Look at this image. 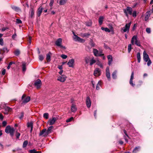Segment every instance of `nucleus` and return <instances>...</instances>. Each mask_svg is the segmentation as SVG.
<instances>
[{
  "instance_id": "f257e3e1",
  "label": "nucleus",
  "mask_w": 153,
  "mask_h": 153,
  "mask_svg": "<svg viewBox=\"0 0 153 153\" xmlns=\"http://www.w3.org/2000/svg\"><path fill=\"white\" fill-rule=\"evenodd\" d=\"M143 59L145 62H148L147 65L148 66H149L151 65L152 63L151 61L145 51H144L143 52Z\"/></svg>"
},
{
  "instance_id": "f03ea898",
  "label": "nucleus",
  "mask_w": 153,
  "mask_h": 153,
  "mask_svg": "<svg viewBox=\"0 0 153 153\" xmlns=\"http://www.w3.org/2000/svg\"><path fill=\"white\" fill-rule=\"evenodd\" d=\"M93 53L94 55L96 56H102L103 59H104L105 58L104 54L102 53V51L101 50H100L99 51L97 49H93Z\"/></svg>"
},
{
  "instance_id": "7ed1b4c3",
  "label": "nucleus",
  "mask_w": 153,
  "mask_h": 153,
  "mask_svg": "<svg viewBox=\"0 0 153 153\" xmlns=\"http://www.w3.org/2000/svg\"><path fill=\"white\" fill-rule=\"evenodd\" d=\"M15 129L13 127H11L10 126H7L5 128V131L7 133H10L11 136H13Z\"/></svg>"
},
{
  "instance_id": "20e7f679",
  "label": "nucleus",
  "mask_w": 153,
  "mask_h": 153,
  "mask_svg": "<svg viewBox=\"0 0 153 153\" xmlns=\"http://www.w3.org/2000/svg\"><path fill=\"white\" fill-rule=\"evenodd\" d=\"M132 8L129 7H127L126 9L123 10V11L126 16L128 17V14L130 15H132Z\"/></svg>"
},
{
  "instance_id": "39448f33",
  "label": "nucleus",
  "mask_w": 153,
  "mask_h": 153,
  "mask_svg": "<svg viewBox=\"0 0 153 153\" xmlns=\"http://www.w3.org/2000/svg\"><path fill=\"white\" fill-rule=\"evenodd\" d=\"M131 24V22L128 24H126L125 27H124L121 28V32L122 33L126 32L127 31L128 32Z\"/></svg>"
},
{
  "instance_id": "423d86ee",
  "label": "nucleus",
  "mask_w": 153,
  "mask_h": 153,
  "mask_svg": "<svg viewBox=\"0 0 153 153\" xmlns=\"http://www.w3.org/2000/svg\"><path fill=\"white\" fill-rule=\"evenodd\" d=\"M62 42V39L61 38H59L56 41L55 44L57 46L60 47L62 48L65 49V47L61 45Z\"/></svg>"
},
{
  "instance_id": "0eeeda50",
  "label": "nucleus",
  "mask_w": 153,
  "mask_h": 153,
  "mask_svg": "<svg viewBox=\"0 0 153 153\" xmlns=\"http://www.w3.org/2000/svg\"><path fill=\"white\" fill-rule=\"evenodd\" d=\"M30 100V98L29 97H26V95L23 94L22 97V102L24 103H26L28 102Z\"/></svg>"
},
{
  "instance_id": "6e6552de",
  "label": "nucleus",
  "mask_w": 153,
  "mask_h": 153,
  "mask_svg": "<svg viewBox=\"0 0 153 153\" xmlns=\"http://www.w3.org/2000/svg\"><path fill=\"white\" fill-rule=\"evenodd\" d=\"M101 29L102 30H104L105 32H110L111 31V32L112 34L114 33V29L112 27H111L110 28V30L107 27H102L101 28Z\"/></svg>"
},
{
  "instance_id": "1a4fd4ad",
  "label": "nucleus",
  "mask_w": 153,
  "mask_h": 153,
  "mask_svg": "<svg viewBox=\"0 0 153 153\" xmlns=\"http://www.w3.org/2000/svg\"><path fill=\"white\" fill-rule=\"evenodd\" d=\"M42 83L41 81L38 79L35 82L34 85L37 88H40L41 86Z\"/></svg>"
},
{
  "instance_id": "9d476101",
  "label": "nucleus",
  "mask_w": 153,
  "mask_h": 153,
  "mask_svg": "<svg viewBox=\"0 0 153 153\" xmlns=\"http://www.w3.org/2000/svg\"><path fill=\"white\" fill-rule=\"evenodd\" d=\"M49 133L47 131L46 129H44L39 134V136H42L43 137L47 136Z\"/></svg>"
},
{
  "instance_id": "9b49d317",
  "label": "nucleus",
  "mask_w": 153,
  "mask_h": 153,
  "mask_svg": "<svg viewBox=\"0 0 153 153\" xmlns=\"http://www.w3.org/2000/svg\"><path fill=\"white\" fill-rule=\"evenodd\" d=\"M74 40L76 41H78L82 43H83L85 42V40L80 38L77 36H75V37H73Z\"/></svg>"
},
{
  "instance_id": "f8f14e48",
  "label": "nucleus",
  "mask_w": 153,
  "mask_h": 153,
  "mask_svg": "<svg viewBox=\"0 0 153 153\" xmlns=\"http://www.w3.org/2000/svg\"><path fill=\"white\" fill-rule=\"evenodd\" d=\"M101 74V70L99 68L95 69L94 72V75L95 76H97L100 75Z\"/></svg>"
},
{
  "instance_id": "ddd939ff",
  "label": "nucleus",
  "mask_w": 153,
  "mask_h": 153,
  "mask_svg": "<svg viewBox=\"0 0 153 153\" xmlns=\"http://www.w3.org/2000/svg\"><path fill=\"white\" fill-rule=\"evenodd\" d=\"M66 77L65 75H62L59 76L57 78V80L62 82H64L66 80Z\"/></svg>"
},
{
  "instance_id": "4468645a",
  "label": "nucleus",
  "mask_w": 153,
  "mask_h": 153,
  "mask_svg": "<svg viewBox=\"0 0 153 153\" xmlns=\"http://www.w3.org/2000/svg\"><path fill=\"white\" fill-rule=\"evenodd\" d=\"M86 104L88 108H89L91 106V101L90 97H88L86 100Z\"/></svg>"
},
{
  "instance_id": "2eb2a0df",
  "label": "nucleus",
  "mask_w": 153,
  "mask_h": 153,
  "mask_svg": "<svg viewBox=\"0 0 153 153\" xmlns=\"http://www.w3.org/2000/svg\"><path fill=\"white\" fill-rule=\"evenodd\" d=\"M106 76L108 79L110 80L111 76L110 74L109 71V68L108 67H107L106 69Z\"/></svg>"
},
{
  "instance_id": "dca6fc26",
  "label": "nucleus",
  "mask_w": 153,
  "mask_h": 153,
  "mask_svg": "<svg viewBox=\"0 0 153 153\" xmlns=\"http://www.w3.org/2000/svg\"><path fill=\"white\" fill-rule=\"evenodd\" d=\"M134 78V72H132L131 74V78L130 80L129 83L130 84L134 87L135 85V84L133 83V80Z\"/></svg>"
},
{
  "instance_id": "f3484780",
  "label": "nucleus",
  "mask_w": 153,
  "mask_h": 153,
  "mask_svg": "<svg viewBox=\"0 0 153 153\" xmlns=\"http://www.w3.org/2000/svg\"><path fill=\"white\" fill-rule=\"evenodd\" d=\"M56 120V118L55 117H53L51 119H50L48 121L49 123V125H52L53 124Z\"/></svg>"
},
{
  "instance_id": "a211bd4d",
  "label": "nucleus",
  "mask_w": 153,
  "mask_h": 153,
  "mask_svg": "<svg viewBox=\"0 0 153 153\" xmlns=\"http://www.w3.org/2000/svg\"><path fill=\"white\" fill-rule=\"evenodd\" d=\"M74 61L73 59H71L69 60L67 64L68 65L69 67H73V65L74 63Z\"/></svg>"
},
{
  "instance_id": "6ab92c4d",
  "label": "nucleus",
  "mask_w": 153,
  "mask_h": 153,
  "mask_svg": "<svg viewBox=\"0 0 153 153\" xmlns=\"http://www.w3.org/2000/svg\"><path fill=\"white\" fill-rule=\"evenodd\" d=\"M4 111H3L5 114H7L9 112L11 111V108L8 107H5L4 108Z\"/></svg>"
},
{
  "instance_id": "aec40b11",
  "label": "nucleus",
  "mask_w": 153,
  "mask_h": 153,
  "mask_svg": "<svg viewBox=\"0 0 153 153\" xmlns=\"http://www.w3.org/2000/svg\"><path fill=\"white\" fill-rule=\"evenodd\" d=\"M151 13V11H147L146 13L145 17V21H147L148 20L150 16Z\"/></svg>"
},
{
  "instance_id": "412c9836",
  "label": "nucleus",
  "mask_w": 153,
  "mask_h": 153,
  "mask_svg": "<svg viewBox=\"0 0 153 153\" xmlns=\"http://www.w3.org/2000/svg\"><path fill=\"white\" fill-rule=\"evenodd\" d=\"M77 110V108L76 105L73 103L71 107V110L72 112H75Z\"/></svg>"
},
{
  "instance_id": "4be33fe9",
  "label": "nucleus",
  "mask_w": 153,
  "mask_h": 153,
  "mask_svg": "<svg viewBox=\"0 0 153 153\" xmlns=\"http://www.w3.org/2000/svg\"><path fill=\"white\" fill-rule=\"evenodd\" d=\"M96 62V60L94 59L93 57H92L90 59L89 62V65H92Z\"/></svg>"
},
{
  "instance_id": "5701e85b",
  "label": "nucleus",
  "mask_w": 153,
  "mask_h": 153,
  "mask_svg": "<svg viewBox=\"0 0 153 153\" xmlns=\"http://www.w3.org/2000/svg\"><path fill=\"white\" fill-rule=\"evenodd\" d=\"M0 53L1 54H3L5 52H7L8 51V50L7 49V48L6 47H4L2 49H1L0 50Z\"/></svg>"
},
{
  "instance_id": "b1692460",
  "label": "nucleus",
  "mask_w": 153,
  "mask_h": 153,
  "mask_svg": "<svg viewBox=\"0 0 153 153\" xmlns=\"http://www.w3.org/2000/svg\"><path fill=\"white\" fill-rule=\"evenodd\" d=\"M137 40V36L135 35L131 39V43L132 44V45H134L135 42Z\"/></svg>"
},
{
  "instance_id": "393cba45",
  "label": "nucleus",
  "mask_w": 153,
  "mask_h": 153,
  "mask_svg": "<svg viewBox=\"0 0 153 153\" xmlns=\"http://www.w3.org/2000/svg\"><path fill=\"white\" fill-rule=\"evenodd\" d=\"M108 59V64L109 65H110L112 61V57L111 55H109L107 56Z\"/></svg>"
},
{
  "instance_id": "a878e982",
  "label": "nucleus",
  "mask_w": 153,
  "mask_h": 153,
  "mask_svg": "<svg viewBox=\"0 0 153 153\" xmlns=\"http://www.w3.org/2000/svg\"><path fill=\"white\" fill-rule=\"evenodd\" d=\"M43 10V8L42 6H40L38 9V12L37 13V15L38 16H39L42 12Z\"/></svg>"
},
{
  "instance_id": "bb28decb",
  "label": "nucleus",
  "mask_w": 153,
  "mask_h": 153,
  "mask_svg": "<svg viewBox=\"0 0 153 153\" xmlns=\"http://www.w3.org/2000/svg\"><path fill=\"white\" fill-rule=\"evenodd\" d=\"M51 52L47 54L46 55V59L48 62H49L51 61Z\"/></svg>"
},
{
  "instance_id": "cd10ccee",
  "label": "nucleus",
  "mask_w": 153,
  "mask_h": 153,
  "mask_svg": "<svg viewBox=\"0 0 153 153\" xmlns=\"http://www.w3.org/2000/svg\"><path fill=\"white\" fill-rule=\"evenodd\" d=\"M28 127H30L31 128L30 132H32L33 128V123L32 122L28 123L27 124Z\"/></svg>"
},
{
  "instance_id": "c85d7f7f",
  "label": "nucleus",
  "mask_w": 153,
  "mask_h": 153,
  "mask_svg": "<svg viewBox=\"0 0 153 153\" xmlns=\"http://www.w3.org/2000/svg\"><path fill=\"white\" fill-rule=\"evenodd\" d=\"M22 69L23 72H25L26 70V63L24 62H22Z\"/></svg>"
},
{
  "instance_id": "c756f323",
  "label": "nucleus",
  "mask_w": 153,
  "mask_h": 153,
  "mask_svg": "<svg viewBox=\"0 0 153 153\" xmlns=\"http://www.w3.org/2000/svg\"><path fill=\"white\" fill-rule=\"evenodd\" d=\"M104 18L103 16H100L99 19V22L100 25H101L102 24V22Z\"/></svg>"
},
{
  "instance_id": "7c9ffc66",
  "label": "nucleus",
  "mask_w": 153,
  "mask_h": 153,
  "mask_svg": "<svg viewBox=\"0 0 153 153\" xmlns=\"http://www.w3.org/2000/svg\"><path fill=\"white\" fill-rule=\"evenodd\" d=\"M140 146H138L136 147L133 150L132 152L133 153H136L137 152L139 151L140 150Z\"/></svg>"
},
{
  "instance_id": "2f4dec72",
  "label": "nucleus",
  "mask_w": 153,
  "mask_h": 153,
  "mask_svg": "<svg viewBox=\"0 0 153 153\" xmlns=\"http://www.w3.org/2000/svg\"><path fill=\"white\" fill-rule=\"evenodd\" d=\"M137 61L139 63H140V61L141 57L140 53L139 52H138L137 53Z\"/></svg>"
},
{
  "instance_id": "473e14b6",
  "label": "nucleus",
  "mask_w": 153,
  "mask_h": 153,
  "mask_svg": "<svg viewBox=\"0 0 153 153\" xmlns=\"http://www.w3.org/2000/svg\"><path fill=\"white\" fill-rule=\"evenodd\" d=\"M117 73V71H115L112 74V77L113 79H116V78L117 77V75H116Z\"/></svg>"
},
{
  "instance_id": "72a5a7b5",
  "label": "nucleus",
  "mask_w": 153,
  "mask_h": 153,
  "mask_svg": "<svg viewBox=\"0 0 153 153\" xmlns=\"http://www.w3.org/2000/svg\"><path fill=\"white\" fill-rule=\"evenodd\" d=\"M85 59L86 63H88L89 62L90 58L89 56H87L85 57Z\"/></svg>"
},
{
  "instance_id": "f704fd0d",
  "label": "nucleus",
  "mask_w": 153,
  "mask_h": 153,
  "mask_svg": "<svg viewBox=\"0 0 153 153\" xmlns=\"http://www.w3.org/2000/svg\"><path fill=\"white\" fill-rule=\"evenodd\" d=\"M92 22L91 20H89L86 23V25L88 26H91L92 25Z\"/></svg>"
},
{
  "instance_id": "c9c22d12",
  "label": "nucleus",
  "mask_w": 153,
  "mask_h": 153,
  "mask_svg": "<svg viewBox=\"0 0 153 153\" xmlns=\"http://www.w3.org/2000/svg\"><path fill=\"white\" fill-rule=\"evenodd\" d=\"M67 0H60L59 4L60 5H63L65 4Z\"/></svg>"
},
{
  "instance_id": "e433bc0d",
  "label": "nucleus",
  "mask_w": 153,
  "mask_h": 153,
  "mask_svg": "<svg viewBox=\"0 0 153 153\" xmlns=\"http://www.w3.org/2000/svg\"><path fill=\"white\" fill-rule=\"evenodd\" d=\"M101 82L100 81H99L96 86V88L97 90H99L100 89V86H101Z\"/></svg>"
},
{
  "instance_id": "4c0bfd02",
  "label": "nucleus",
  "mask_w": 153,
  "mask_h": 153,
  "mask_svg": "<svg viewBox=\"0 0 153 153\" xmlns=\"http://www.w3.org/2000/svg\"><path fill=\"white\" fill-rule=\"evenodd\" d=\"M34 11L32 9L30 10V15L31 18H32L34 15Z\"/></svg>"
},
{
  "instance_id": "58836bf2",
  "label": "nucleus",
  "mask_w": 153,
  "mask_h": 153,
  "mask_svg": "<svg viewBox=\"0 0 153 153\" xmlns=\"http://www.w3.org/2000/svg\"><path fill=\"white\" fill-rule=\"evenodd\" d=\"M43 117L46 119H48V118L49 114L47 113H45L43 114Z\"/></svg>"
},
{
  "instance_id": "ea45409f",
  "label": "nucleus",
  "mask_w": 153,
  "mask_h": 153,
  "mask_svg": "<svg viewBox=\"0 0 153 153\" xmlns=\"http://www.w3.org/2000/svg\"><path fill=\"white\" fill-rule=\"evenodd\" d=\"M135 44L137 45L138 46H140L141 45L140 43V42L139 40H137L135 43Z\"/></svg>"
},
{
  "instance_id": "a19ab883",
  "label": "nucleus",
  "mask_w": 153,
  "mask_h": 153,
  "mask_svg": "<svg viewBox=\"0 0 153 153\" xmlns=\"http://www.w3.org/2000/svg\"><path fill=\"white\" fill-rule=\"evenodd\" d=\"M53 128V127L52 126H50L49 127L48 129L47 130V131H48L49 134L51 132V131L52 129Z\"/></svg>"
},
{
  "instance_id": "79ce46f5",
  "label": "nucleus",
  "mask_w": 153,
  "mask_h": 153,
  "mask_svg": "<svg viewBox=\"0 0 153 153\" xmlns=\"http://www.w3.org/2000/svg\"><path fill=\"white\" fill-rule=\"evenodd\" d=\"M28 143V142L27 141L25 140L24 141L23 143V147L24 148H25L26 146L27 145Z\"/></svg>"
},
{
  "instance_id": "37998d69",
  "label": "nucleus",
  "mask_w": 153,
  "mask_h": 153,
  "mask_svg": "<svg viewBox=\"0 0 153 153\" xmlns=\"http://www.w3.org/2000/svg\"><path fill=\"white\" fill-rule=\"evenodd\" d=\"M39 58L40 61H42L44 59V57L42 55H39Z\"/></svg>"
},
{
  "instance_id": "c03bdc74",
  "label": "nucleus",
  "mask_w": 153,
  "mask_h": 153,
  "mask_svg": "<svg viewBox=\"0 0 153 153\" xmlns=\"http://www.w3.org/2000/svg\"><path fill=\"white\" fill-rule=\"evenodd\" d=\"M89 35H90V34H89L85 33H84V34H81L80 35V36L82 37H84L88 36Z\"/></svg>"
},
{
  "instance_id": "a18cd8bd",
  "label": "nucleus",
  "mask_w": 153,
  "mask_h": 153,
  "mask_svg": "<svg viewBox=\"0 0 153 153\" xmlns=\"http://www.w3.org/2000/svg\"><path fill=\"white\" fill-rule=\"evenodd\" d=\"M131 49V44L128 45V51L130 53Z\"/></svg>"
},
{
  "instance_id": "49530a36",
  "label": "nucleus",
  "mask_w": 153,
  "mask_h": 153,
  "mask_svg": "<svg viewBox=\"0 0 153 153\" xmlns=\"http://www.w3.org/2000/svg\"><path fill=\"white\" fill-rule=\"evenodd\" d=\"M14 53L16 55L18 56L20 54V51L19 50H16L15 51Z\"/></svg>"
},
{
  "instance_id": "de8ad7c7",
  "label": "nucleus",
  "mask_w": 153,
  "mask_h": 153,
  "mask_svg": "<svg viewBox=\"0 0 153 153\" xmlns=\"http://www.w3.org/2000/svg\"><path fill=\"white\" fill-rule=\"evenodd\" d=\"M136 14H137V12L136 11H133L132 13V16L134 18L136 17L137 16Z\"/></svg>"
},
{
  "instance_id": "09e8293b",
  "label": "nucleus",
  "mask_w": 153,
  "mask_h": 153,
  "mask_svg": "<svg viewBox=\"0 0 153 153\" xmlns=\"http://www.w3.org/2000/svg\"><path fill=\"white\" fill-rule=\"evenodd\" d=\"M97 64L99 66H100V68H103V65H102L101 63L100 62H97Z\"/></svg>"
},
{
  "instance_id": "8fccbe9b",
  "label": "nucleus",
  "mask_w": 153,
  "mask_h": 153,
  "mask_svg": "<svg viewBox=\"0 0 153 153\" xmlns=\"http://www.w3.org/2000/svg\"><path fill=\"white\" fill-rule=\"evenodd\" d=\"M61 57L63 59H66L67 58V56L65 54H62Z\"/></svg>"
},
{
  "instance_id": "3c124183",
  "label": "nucleus",
  "mask_w": 153,
  "mask_h": 153,
  "mask_svg": "<svg viewBox=\"0 0 153 153\" xmlns=\"http://www.w3.org/2000/svg\"><path fill=\"white\" fill-rule=\"evenodd\" d=\"M54 2V0H51L50 2L49 3V5L51 7H52Z\"/></svg>"
},
{
  "instance_id": "603ef678",
  "label": "nucleus",
  "mask_w": 153,
  "mask_h": 153,
  "mask_svg": "<svg viewBox=\"0 0 153 153\" xmlns=\"http://www.w3.org/2000/svg\"><path fill=\"white\" fill-rule=\"evenodd\" d=\"M146 32L148 33H149L151 32V29L149 28L148 27L146 28Z\"/></svg>"
},
{
  "instance_id": "864d4df0",
  "label": "nucleus",
  "mask_w": 153,
  "mask_h": 153,
  "mask_svg": "<svg viewBox=\"0 0 153 153\" xmlns=\"http://www.w3.org/2000/svg\"><path fill=\"white\" fill-rule=\"evenodd\" d=\"M16 22L18 24H20L22 23L21 20L19 19H17L16 20Z\"/></svg>"
},
{
  "instance_id": "5fc2aeb1",
  "label": "nucleus",
  "mask_w": 153,
  "mask_h": 153,
  "mask_svg": "<svg viewBox=\"0 0 153 153\" xmlns=\"http://www.w3.org/2000/svg\"><path fill=\"white\" fill-rule=\"evenodd\" d=\"M20 135V133L16 132V136L17 138H19V137Z\"/></svg>"
},
{
  "instance_id": "6e6d98bb",
  "label": "nucleus",
  "mask_w": 153,
  "mask_h": 153,
  "mask_svg": "<svg viewBox=\"0 0 153 153\" xmlns=\"http://www.w3.org/2000/svg\"><path fill=\"white\" fill-rule=\"evenodd\" d=\"M73 119V117H71L69 119L67 120H66V122H69L71 121H72Z\"/></svg>"
},
{
  "instance_id": "4d7b16f0",
  "label": "nucleus",
  "mask_w": 153,
  "mask_h": 153,
  "mask_svg": "<svg viewBox=\"0 0 153 153\" xmlns=\"http://www.w3.org/2000/svg\"><path fill=\"white\" fill-rule=\"evenodd\" d=\"M29 152L30 153H36V151L35 149L30 150Z\"/></svg>"
},
{
  "instance_id": "13d9d810",
  "label": "nucleus",
  "mask_w": 153,
  "mask_h": 153,
  "mask_svg": "<svg viewBox=\"0 0 153 153\" xmlns=\"http://www.w3.org/2000/svg\"><path fill=\"white\" fill-rule=\"evenodd\" d=\"M0 45H3V40L2 39H0Z\"/></svg>"
},
{
  "instance_id": "bf43d9fd",
  "label": "nucleus",
  "mask_w": 153,
  "mask_h": 153,
  "mask_svg": "<svg viewBox=\"0 0 153 153\" xmlns=\"http://www.w3.org/2000/svg\"><path fill=\"white\" fill-rule=\"evenodd\" d=\"M7 124V122L5 121H3V122H2V125L3 126H5Z\"/></svg>"
},
{
  "instance_id": "052dcab7",
  "label": "nucleus",
  "mask_w": 153,
  "mask_h": 153,
  "mask_svg": "<svg viewBox=\"0 0 153 153\" xmlns=\"http://www.w3.org/2000/svg\"><path fill=\"white\" fill-rule=\"evenodd\" d=\"M12 8L16 11H18L19 10V9L18 7H13Z\"/></svg>"
},
{
  "instance_id": "680f3d73",
  "label": "nucleus",
  "mask_w": 153,
  "mask_h": 153,
  "mask_svg": "<svg viewBox=\"0 0 153 153\" xmlns=\"http://www.w3.org/2000/svg\"><path fill=\"white\" fill-rule=\"evenodd\" d=\"M24 116V113L23 112H22L21 113V116L19 117V118L20 119H22Z\"/></svg>"
},
{
  "instance_id": "e2e57ef3",
  "label": "nucleus",
  "mask_w": 153,
  "mask_h": 153,
  "mask_svg": "<svg viewBox=\"0 0 153 153\" xmlns=\"http://www.w3.org/2000/svg\"><path fill=\"white\" fill-rule=\"evenodd\" d=\"M31 37H29V40H28V43L29 45L31 43Z\"/></svg>"
},
{
  "instance_id": "0e129e2a",
  "label": "nucleus",
  "mask_w": 153,
  "mask_h": 153,
  "mask_svg": "<svg viewBox=\"0 0 153 153\" xmlns=\"http://www.w3.org/2000/svg\"><path fill=\"white\" fill-rule=\"evenodd\" d=\"M16 36V33L14 34L13 35L12 37L13 39H15Z\"/></svg>"
},
{
  "instance_id": "69168bd1",
  "label": "nucleus",
  "mask_w": 153,
  "mask_h": 153,
  "mask_svg": "<svg viewBox=\"0 0 153 153\" xmlns=\"http://www.w3.org/2000/svg\"><path fill=\"white\" fill-rule=\"evenodd\" d=\"M6 71L5 69H3L2 71V74L3 75H4L5 74Z\"/></svg>"
},
{
  "instance_id": "338daca9",
  "label": "nucleus",
  "mask_w": 153,
  "mask_h": 153,
  "mask_svg": "<svg viewBox=\"0 0 153 153\" xmlns=\"http://www.w3.org/2000/svg\"><path fill=\"white\" fill-rule=\"evenodd\" d=\"M11 65V63H10L9 64V65L7 67V68L8 69H9L10 68V66Z\"/></svg>"
},
{
  "instance_id": "774afa93",
  "label": "nucleus",
  "mask_w": 153,
  "mask_h": 153,
  "mask_svg": "<svg viewBox=\"0 0 153 153\" xmlns=\"http://www.w3.org/2000/svg\"><path fill=\"white\" fill-rule=\"evenodd\" d=\"M0 119L1 120H2L3 119V116L1 114H0Z\"/></svg>"
}]
</instances>
